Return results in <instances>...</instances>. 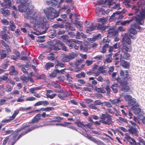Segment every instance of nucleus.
<instances>
[{
  "instance_id": "obj_1",
  "label": "nucleus",
  "mask_w": 145,
  "mask_h": 145,
  "mask_svg": "<svg viewBox=\"0 0 145 145\" xmlns=\"http://www.w3.org/2000/svg\"><path fill=\"white\" fill-rule=\"evenodd\" d=\"M31 2V0H21L22 3L18 6L19 10L20 12H24V17L29 20L30 23L34 24L33 29L37 31L40 27H46V20L40 14L35 15L34 12H34V7L32 5L29 6Z\"/></svg>"
},
{
  "instance_id": "obj_2",
  "label": "nucleus",
  "mask_w": 145,
  "mask_h": 145,
  "mask_svg": "<svg viewBox=\"0 0 145 145\" xmlns=\"http://www.w3.org/2000/svg\"><path fill=\"white\" fill-rule=\"evenodd\" d=\"M43 11L47 19L50 20L57 17L59 15V13L52 7H47L44 9Z\"/></svg>"
},
{
  "instance_id": "obj_3",
  "label": "nucleus",
  "mask_w": 145,
  "mask_h": 145,
  "mask_svg": "<svg viewBox=\"0 0 145 145\" xmlns=\"http://www.w3.org/2000/svg\"><path fill=\"white\" fill-rule=\"evenodd\" d=\"M135 14L137 15L135 18L136 22L140 25H142L145 18V9L142 10L141 11L135 12Z\"/></svg>"
},
{
  "instance_id": "obj_4",
  "label": "nucleus",
  "mask_w": 145,
  "mask_h": 145,
  "mask_svg": "<svg viewBox=\"0 0 145 145\" xmlns=\"http://www.w3.org/2000/svg\"><path fill=\"white\" fill-rule=\"evenodd\" d=\"M100 122L104 124L110 125L112 123L111 116L109 114H102Z\"/></svg>"
},
{
  "instance_id": "obj_5",
  "label": "nucleus",
  "mask_w": 145,
  "mask_h": 145,
  "mask_svg": "<svg viewBox=\"0 0 145 145\" xmlns=\"http://www.w3.org/2000/svg\"><path fill=\"white\" fill-rule=\"evenodd\" d=\"M82 134L88 139L94 142L98 145H101L103 142L101 141L96 139L86 133H84Z\"/></svg>"
},
{
  "instance_id": "obj_6",
  "label": "nucleus",
  "mask_w": 145,
  "mask_h": 145,
  "mask_svg": "<svg viewBox=\"0 0 145 145\" xmlns=\"http://www.w3.org/2000/svg\"><path fill=\"white\" fill-rule=\"evenodd\" d=\"M135 29H138L140 31L141 27L139 25L135 23L131 25V28L129 29L130 33L133 35L136 34L137 32Z\"/></svg>"
},
{
  "instance_id": "obj_7",
  "label": "nucleus",
  "mask_w": 145,
  "mask_h": 145,
  "mask_svg": "<svg viewBox=\"0 0 145 145\" xmlns=\"http://www.w3.org/2000/svg\"><path fill=\"white\" fill-rule=\"evenodd\" d=\"M12 5L11 0H4V2L1 4V6L4 8L10 9Z\"/></svg>"
},
{
  "instance_id": "obj_8",
  "label": "nucleus",
  "mask_w": 145,
  "mask_h": 145,
  "mask_svg": "<svg viewBox=\"0 0 145 145\" xmlns=\"http://www.w3.org/2000/svg\"><path fill=\"white\" fill-rule=\"evenodd\" d=\"M139 105L138 103H137L134 106H132L131 107V110L135 114H138L140 111L141 110L139 107Z\"/></svg>"
},
{
  "instance_id": "obj_9",
  "label": "nucleus",
  "mask_w": 145,
  "mask_h": 145,
  "mask_svg": "<svg viewBox=\"0 0 145 145\" xmlns=\"http://www.w3.org/2000/svg\"><path fill=\"white\" fill-rule=\"evenodd\" d=\"M118 33L117 29L115 27L110 29L107 33V37H110L114 35H116Z\"/></svg>"
},
{
  "instance_id": "obj_10",
  "label": "nucleus",
  "mask_w": 145,
  "mask_h": 145,
  "mask_svg": "<svg viewBox=\"0 0 145 145\" xmlns=\"http://www.w3.org/2000/svg\"><path fill=\"white\" fill-rule=\"evenodd\" d=\"M124 137L131 144H134L136 143V142L135 140L132 138L128 133H126L125 134Z\"/></svg>"
},
{
  "instance_id": "obj_11",
  "label": "nucleus",
  "mask_w": 145,
  "mask_h": 145,
  "mask_svg": "<svg viewBox=\"0 0 145 145\" xmlns=\"http://www.w3.org/2000/svg\"><path fill=\"white\" fill-rule=\"evenodd\" d=\"M59 93L60 94H58V97L61 99H64L65 97H67V93L65 91H63L62 90H60L57 92Z\"/></svg>"
},
{
  "instance_id": "obj_12",
  "label": "nucleus",
  "mask_w": 145,
  "mask_h": 145,
  "mask_svg": "<svg viewBox=\"0 0 145 145\" xmlns=\"http://www.w3.org/2000/svg\"><path fill=\"white\" fill-rule=\"evenodd\" d=\"M108 65H105L102 66H101L99 67L98 69L100 73H101L105 75L107 73V71L105 70L108 67Z\"/></svg>"
},
{
  "instance_id": "obj_13",
  "label": "nucleus",
  "mask_w": 145,
  "mask_h": 145,
  "mask_svg": "<svg viewBox=\"0 0 145 145\" xmlns=\"http://www.w3.org/2000/svg\"><path fill=\"white\" fill-rule=\"evenodd\" d=\"M112 53H110L106 55V58L105 60H104L105 65H107L108 64H107V63H110L112 61Z\"/></svg>"
},
{
  "instance_id": "obj_14",
  "label": "nucleus",
  "mask_w": 145,
  "mask_h": 145,
  "mask_svg": "<svg viewBox=\"0 0 145 145\" xmlns=\"http://www.w3.org/2000/svg\"><path fill=\"white\" fill-rule=\"evenodd\" d=\"M39 127V126H38L37 125H35V126H34L33 127H32L31 128H29V129H28L27 130V131L25 132V133L24 134H21L20 135H19V136H18V137L17 139L16 140H15V142L14 143H13L12 144V145H13V144H14V143H15V142L16 141H17L18 140V139L19 138H20L21 137H22L23 135H24L26 134V133H28V132H29L30 131H31L34 129H35L37 128L38 127Z\"/></svg>"
},
{
  "instance_id": "obj_15",
  "label": "nucleus",
  "mask_w": 145,
  "mask_h": 145,
  "mask_svg": "<svg viewBox=\"0 0 145 145\" xmlns=\"http://www.w3.org/2000/svg\"><path fill=\"white\" fill-rule=\"evenodd\" d=\"M132 50V47L131 46H127L124 45L122 47L121 51L122 53H126L131 52Z\"/></svg>"
},
{
  "instance_id": "obj_16",
  "label": "nucleus",
  "mask_w": 145,
  "mask_h": 145,
  "mask_svg": "<svg viewBox=\"0 0 145 145\" xmlns=\"http://www.w3.org/2000/svg\"><path fill=\"white\" fill-rule=\"evenodd\" d=\"M122 40L123 41L125 42L128 44H130L131 43V39L129 37L128 34L125 33L123 37Z\"/></svg>"
},
{
  "instance_id": "obj_17",
  "label": "nucleus",
  "mask_w": 145,
  "mask_h": 145,
  "mask_svg": "<svg viewBox=\"0 0 145 145\" xmlns=\"http://www.w3.org/2000/svg\"><path fill=\"white\" fill-rule=\"evenodd\" d=\"M29 125H25L23 126L22 127L21 129L18 130L16 131H15L13 134V139L14 140L15 138L18 135V132L22 130L25 128L26 127H29Z\"/></svg>"
},
{
  "instance_id": "obj_18",
  "label": "nucleus",
  "mask_w": 145,
  "mask_h": 145,
  "mask_svg": "<svg viewBox=\"0 0 145 145\" xmlns=\"http://www.w3.org/2000/svg\"><path fill=\"white\" fill-rule=\"evenodd\" d=\"M120 76L123 78L125 79L127 78L129 76L128 72L127 71H123L121 70L120 72Z\"/></svg>"
},
{
  "instance_id": "obj_19",
  "label": "nucleus",
  "mask_w": 145,
  "mask_h": 145,
  "mask_svg": "<svg viewBox=\"0 0 145 145\" xmlns=\"http://www.w3.org/2000/svg\"><path fill=\"white\" fill-rule=\"evenodd\" d=\"M128 131L132 135H134L137 137L138 136V135L137 133L138 131L136 128L131 127L129 129H128Z\"/></svg>"
},
{
  "instance_id": "obj_20",
  "label": "nucleus",
  "mask_w": 145,
  "mask_h": 145,
  "mask_svg": "<svg viewBox=\"0 0 145 145\" xmlns=\"http://www.w3.org/2000/svg\"><path fill=\"white\" fill-rule=\"evenodd\" d=\"M110 41L109 39L107 37H105L104 38L102 41L100 42V44L108 46Z\"/></svg>"
},
{
  "instance_id": "obj_21",
  "label": "nucleus",
  "mask_w": 145,
  "mask_h": 145,
  "mask_svg": "<svg viewBox=\"0 0 145 145\" xmlns=\"http://www.w3.org/2000/svg\"><path fill=\"white\" fill-rule=\"evenodd\" d=\"M114 0H105L104 5L103 6V7H106L108 6L113 5Z\"/></svg>"
},
{
  "instance_id": "obj_22",
  "label": "nucleus",
  "mask_w": 145,
  "mask_h": 145,
  "mask_svg": "<svg viewBox=\"0 0 145 145\" xmlns=\"http://www.w3.org/2000/svg\"><path fill=\"white\" fill-rule=\"evenodd\" d=\"M41 114H37L32 120L31 123H36L38 122L40 119Z\"/></svg>"
},
{
  "instance_id": "obj_23",
  "label": "nucleus",
  "mask_w": 145,
  "mask_h": 145,
  "mask_svg": "<svg viewBox=\"0 0 145 145\" xmlns=\"http://www.w3.org/2000/svg\"><path fill=\"white\" fill-rule=\"evenodd\" d=\"M121 62V65L125 68H128L130 66V64L129 62L125 61L123 60H121V59L120 60Z\"/></svg>"
},
{
  "instance_id": "obj_24",
  "label": "nucleus",
  "mask_w": 145,
  "mask_h": 145,
  "mask_svg": "<svg viewBox=\"0 0 145 145\" xmlns=\"http://www.w3.org/2000/svg\"><path fill=\"white\" fill-rule=\"evenodd\" d=\"M10 72L9 73L11 75H16L18 74L17 71L15 70L14 66H12L10 67Z\"/></svg>"
},
{
  "instance_id": "obj_25",
  "label": "nucleus",
  "mask_w": 145,
  "mask_h": 145,
  "mask_svg": "<svg viewBox=\"0 0 145 145\" xmlns=\"http://www.w3.org/2000/svg\"><path fill=\"white\" fill-rule=\"evenodd\" d=\"M134 17H133L130 20L124 21L121 22H118L116 23V24H117V25H119V24L120 23V24L121 25H125L126 24H129L131 22H132L133 21V20L134 19Z\"/></svg>"
},
{
  "instance_id": "obj_26",
  "label": "nucleus",
  "mask_w": 145,
  "mask_h": 145,
  "mask_svg": "<svg viewBox=\"0 0 145 145\" xmlns=\"http://www.w3.org/2000/svg\"><path fill=\"white\" fill-rule=\"evenodd\" d=\"M5 8H2L1 9V12L2 14L7 16H9L10 14V12L8 10H5Z\"/></svg>"
},
{
  "instance_id": "obj_27",
  "label": "nucleus",
  "mask_w": 145,
  "mask_h": 145,
  "mask_svg": "<svg viewBox=\"0 0 145 145\" xmlns=\"http://www.w3.org/2000/svg\"><path fill=\"white\" fill-rule=\"evenodd\" d=\"M7 31V27H3V30L1 31V33L2 34V36L3 37V39L5 40H6V38L5 36H8L6 34Z\"/></svg>"
},
{
  "instance_id": "obj_28",
  "label": "nucleus",
  "mask_w": 145,
  "mask_h": 145,
  "mask_svg": "<svg viewBox=\"0 0 145 145\" xmlns=\"http://www.w3.org/2000/svg\"><path fill=\"white\" fill-rule=\"evenodd\" d=\"M59 0H50V1H46V3L48 5L53 6L57 4Z\"/></svg>"
},
{
  "instance_id": "obj_29",
  "label": "nucleus",
  "mask_w": 145,
  "mask_h": 145,
  "mask_svg": "<svg viewBox=\"0 0 145 145\" xmlns=\"http://www.w3.org/2000/svg\"><path fill=\"white\" fill-rule=\"evenodd\" d=\"M96 26L99 30H101L102 32H104L105 30V27L103 24H101L100 23H98L96 25Z\"/></svg>"
},
{
  "instance_id": "obj_30",
  "label": "nucleus",
  "mask_w": 145,
  "mask_h": 145,
  "mask_svg": "<svg viewBox=\"0 0 145 145\" xmlns=\"http://www.w3.org/2000/svg\"><path fill=\"white\" fill-rule=\"evenodd\" d=\"M72 42H75L77 44H80L82 43V42L78 40H75L74 39H69L67 40L66 43L67 44L68 43H72Z\"/></svg>"
},
{
  "instance_id": "obj_31",
  "label": "nucleus",
  "mask_w": 145,
  "mask_h": 145,
  "mask_svg": "<svg viewBox=\"0 0 145 145\" xmlns=\"http://www.w3.org/2000/svg\"><path fill=\"white\" fill-rule=\"evenodd\" d=\"M75 123L76 124L78 127H81L83 130H85V127L88 126V125H84L82 124L80 122L77 121L75 122Z\"/></svg>"
},
{
  "instance_id": "obj_32",
  "label": "nucleus",
  "mask_w": 145,
  "mask_h": 145,
  "mask_svg": "<svg viewBox=\"0 0 145 145\" xmlns=\"http://www.w3.org/2000/svg\"><path fill=\"white\" fill-rule=\"evenodd\" d=\"M68 55L70 60L74 59L77 56L76 53L73 52L69 53Z\"/></svg>"
},
{
  "instance_id": "obj_33",
  "label": "nucleus",
  "mask_w": 145,
  "mask_h": 145,
  "mask_svg": "<svg viewBox=\"0 0 145 145\" xmlns=\"http://www.w3.org/2000/svg\"><path fill=\"white\" fill-rule=\"evenodd\" d=\"M59 72V70L57 69H55L54 71L49 75V76L51 78H54L56 76L57 73Z\"/></svg>"
},
{
  "instance_id": "obj_34",
  "label": "nucleus",
  "mask_w": 145,
  "mask_h": 145,
  "mask_svg": "<svg viewBox=\"0 0 145 145\" xmlns=\"http://www.w3.org/2000/svg\"><path fill=\"white\" fill-rule=\"evenodd\" d=\"M121 111L122 113V114L125 115V116H127L128 118L129 119H131L132 118V116H133V114L130 112H129V114L127 116V114L125 113V110L123 109L121 110Z\"/></svg>"
},
{
  "instance_id": "obj_35",
  "label": "nucleus",
  "mask_w": 145,
  "mask_h": 145,
  "mask_svg": "<svg viewBox=\"0 0 145 145\" xmlns=\"http://www.w3.org/2000/svg\"><path fill=\"white\" fill-rule=\"evenodd\" d=\"M110 101L113 105H116L117 104H118L121 102L120 99L119 98L113 100L110 99Z\"/></svg>"
},
{
  "instance_id": "obj_36",
  "label": "nucleus",
  "mask_w": 145,
  "mask_h": 145,
  "mask_svg": "<svg viewBox=\"0 0 145 145\" xmlns=\"http://www.w3.org/2000/svg\"><path fill=\"white\" fill-rule=\"evenodd\" d=\"M137 103H136V100L135 98H132L128 103V105L129 106H134V105H136Z\"/></svg>"
},
{
  "instance_id": "obj_37",
  "label": "nucleus",
  "mask_w": 145,
  "mask_h": 145,
  "mask_svg": "<svg viewBox=\"0 0 145 145\" xmlns=\"http://www.w3.org/2000/svg\"><path fill=\"white\" fill-rule=\"evenodd\" d=\"M42 88L41 86H39L38 87H36L31 88L29 89L30 92L32 93H33L35 92V91L37 90H40Z\"/></svg>"
},
{
  "instance_id": "obj_38",
  "label": "nucleus",
  "mask_w": 145,
  "mask_h": 145,
  "mask_svg": "<svg viewBox=\"0 0 145 145\" xmlns=\"http://www.w3.org/2000/svg\"><path fill=\"white\" fill-rule=\"evenodd\" d=\"M60 50V48L57 46H54L53 47V48H50V50H47L46 52H49L51 51L54 50L56 51H59Z\"/></svg>"
},
{
  "instance_id": "obj_39",
  "label": "nucleus",
  "mask_w": 145,
  "mask_h": 145,
  "mask_svg": "<svg viewBox=\"0 0 145 145\" xmlns=\"http://www.w3.org/2000/svg\"><path fill=\"white\" fill-rule=\"evenodd\" d=\"M123 53L124 54L122 57V58L126 60L129 59L130 57V54L127 52Z\"/></svg>"
},
{
  "instance_id": "obj_40",
  "label": "nucleus",
  "mask_w": 145,
  "mask_h": 145,
  "mask_svg": "<svg viewBox=\"0 0 145 145\" xmlns=\"http://www.w3.org/2000/svg\"><path fill=\"white\" fill-rule=\"evenodd\" d=\"M8 28L10 30L14 31L16 29V27L14 23L10 22Z\"/></svg>"
},
{
  "instance_id": "obj_41",
  "label": "nucleus",
  "mask_w": 145,
  "mask_h": 145,
  "mask_svg": "<svg viewBox=\"0 0 145 145\" xmlns=\"http://www.w3.org/2000/svg\"><path fill=\"white\" fill-rule=\"evenodd\" d=\"M121 85L122 86L121 90L123 91H128L129 89V86H123V84H121Z\"/></svg>"
},
{
  "instance_id": "obj_42",
  "label": "nucleus",
  "mask_w": 145,
  "mask_h": 145,
  "mask_svg": "<svg viewBox=\"0 0 145 145\" xmlns=\"http://www.w3.org/2000/svg\"><path fill=\"white\" fill-rule=\"evenodd\" d=\"M107 19L106 18H101L98 19V22L100 23V24L101 23L103 24H104L106 22Z\"/></svg>"
},
{
  "instance_id": "obj_43",
  "label": "nucleus",
  "mask_w": 145,
  "mask_h": 145,
  "mask_svg": "<svg viewBox=\"0 0 145 145\" xmlns=\"http://www.w3.org/2000/svg\"><path fill=\"white\" fill-rule=\"evenodd\" d=\"M95 28L94 26L92 25L90 27H87L86 32L88 33H89L90 31H93Z\"/></svg>"
},
{
  "instance_id": "obj_44",
  "label": "nucleus",
  "mask_w": 145,
  "mask_h": 145,
  "mask_svg": "<svg viewBox=\"0 0 145 145\" xmlns=\"http://www.w3.org/2000/svg\"><path fill=\"white\" fill-rule=\"evenodd\" d=\"M57 44H60V45L62 46V49L64 51H66L67 50L66 47L64 46V44L61 42V41H57Z\"/></svg>"
},
{
  "instance_id": "obj_45",
  "label": "nucleus",
  "mask_w": 145,
  "mask_h": 145,
  "mask_svg": "<svg viewBox=\"0 0 145 145\" xmlns=\"http://www.w3.org/2000/svg\"><path fill=\"white\" fill-rule=\"evenodd\" d=\"M54 65L53 63H47L46 65V69L47 70H48L50 67H54Z\"/></svg>"
},
{
  "instance_id": "obj_46",
  "label": "nucleus",
  "mask_w": 145,
  "mask_h": 145,
  "mask_svg": "<svg viewBox=\"0 0 145 145\" xmlns=\"http://www.w3.org/2000/svg\"><path fill=\"white\" fill-rule=\"evenodd\" d=\"M118 120L119 122L121 123H127V121L126 119L121 117H119L118 119Z\"/></svg>"
},
{
  "instance_id": "obj_47",
  "label": "nucleus",
  "mask_w": 145,
  "mask_h": 145,
  "mask_svg": "<svg viewBox=\"0 0 145 145\" xmlns=\"http://www.w3.org/2000/svg\"><path fill=\"white\" fill-rule=\"evenodd\" d=\"M80 48L81 51L85 52H87L88 50V48L86 46H83L82 45H81L80 47Z\"/></svg>"
},
{
  "instance_id": "obj_48",
  "label": "nucleus",
  "mask_w": 145,
  "mask_h": 145,
  "mask_svg": "<svg viewBox=\"0 0 145 145\" xmlns=\"http://www.w3.org/2000/svg\"><path fill=\"white\" fill-rule=\"evenodd\" d=\"M54 108L53 107H48L46 108H42V111L46 112H49L54 110Z\"/></svg>"
},
{
  "instance_id": "obj_49",
  "label": "nucleus",
  "mask_w": 145,
  "mask_h": 145,
  "mask_svg": "<svg viewBox=\"0 0 145 145\" xmlns=\"http://www.w3.org/2000/svg\"><path fill=\"white\" fill-rule=\"evenodd\" d=\"M49 55L50 56L47 57L48 59L50 61H52L54 60L55 59L54 54L52 53H51Z\"/></svg>"
},
{
  "instance_id": "obj_50",
  "label": "nucleus",
  "mask_w": 145,
  "mask_h": 145,
  "mask_svg": "<svg viewBox=\"0 0 145 145\" xmlns=\"http://www.w3.org/2000/svg\"><path fill=\"white\" fill-rule=\"evenodd\" d=\"M19 112V111L18 110H16L15 111L12 116H10V118H11V120H13L14 119L16 116L18 114Z\"/></svg>"
},
{
  "instance_id": "obj_51",
  "label": "nucleus",
  "mask_w": 145,
  "mask_h": 145,
  "mask_svg": "<svg viewBox=\"0 0 145 145\" xmlns=\"http://www.w3.org/2000/svg\"><path fill=\"white\" fill-rule=\"evenodd\" d=\"M62 60L64 62L69 61L70 60L68 55L64 56L62 59Z\"/></svg>"
},
{
  "instance_id": "obj_52",
  "label": "nucleus",
  "mask_w": 145,
  "mask_h": 145,
  "mask_svg": "<svg viewBox=\"0 0 145 145\" xmlns=\"http://www.w3.org/2000/svg\"><path fill=\"white\" fill-rule=\"evenodd\" d=\"M94 103L95 105H101L103 106V102H102L101 101L97 100L95 101L94 102Z\"/></svg>"
},
{
  "instance_id": "obj_53",
  "label": "nucleus",
  "mask_w": 145,
  "mask_h": 145,
  "mask_svg": "<svg viewBox=\"0 0 145 145\" xmlns=\"http://www.w3.org/2000/svg\"><path fill=\"white\" fill-rule=\"evenodd\" d=\"M132 96L130 95H126L124 97V99L126 101H129L132 99Z\"/></svg>"
},
{
  "instance_id": "obj_54",
  "label": "nucleus",
  "mask_w": 145,
  "mask_h": 145,
  "mask_svg": "<svg viewBox=\"0 0 145 145\" xmlns=\"http://www.w3.org/2000/svg\"><path fill=\"white\" fill-rule=\"evenodd\" d=\"M6 91L8 92H10L13 89V87L9 85H7L6 86Z\"/></svg>"
},
{
  "instance_id": "obj_55",
  "label": "nucleus",
  "mask_w": 145,
  "mask_h": 145,
  "mask_svg": "<svg viewBox=\"0 0 145 145\" xmlns=\"http://www.w3.org/2000/svg\"><path fill=\"white\" fill-rule=\"evenodd\" d=\"M52 27L53 28H57L58 27L63 28L64 27V25L63 24H56L53 25Z\"/></svg>"
},
{
  "instance_id": "obj_56",
  "label": "nucleus",
  "mask_w": 145,
  "mask_h": 145,
  "mask_svg": "<svg viewBox=\"0 0 145 145\" xmlns=\"http://www.w3.org/2000/svg\"><path fill=\"white\" fill-rule=\"evenodd\" d=\"M56 95V94L55 93H53L52 95H50L48 93H46V94L47 98H49L51 99H52L54 98Z\"/></svg>"
},
{
  "instance_id": "obj_57",
  "label": "nucleus",
  "mask_w": 145,
  "mask_h": 145,
  "mask_svg": "<svg viewBox=\"0 0 145 145\" xmlns=\"http://www.w3.org/2000/svg\"><path fill=\"white\" fill-rule=\"evenodd\" d=\"M138 140L140 142V143H138L139 145L141 144V145H145V141L143 139L140 137H139L138 138Z\"/></svg>"
},
{
  "instance_id": "obj_58",
  "label": "nucleus",
  "mask_w": 145,
  "mask_h": 145,
  "mask_svg": "<svg viewBox=\"0 0 145 145\" xmlns=\"http://www.w3.org/2000/svg\"><path fill=\"white\" fill-rule=\"evenodd\" d=\"M116 19H121L123 18V16L122 15L120 14L119 12H116Z\"/></svg>"
},
{
  "instance_id": "obj_59",
  "label": "nucleus",
  "mask_w": 145,
  "mask_h": 145,
  "mask_svg": "<svg viewBox=\"0 0 145 145\" xmlns=\"http://www.w3.org/2000/svg\"><path fill=\"white\" fill-rule=\"evenodd\" d=\"M1 22L3 24L7 25H8L9 22L6 19H3L1 20Z\"/></svg>"
},
{
  "instance_id": "obj_60",
  "label": "nucleus",
  "mask_w": 145,
  "mask_h": 145,
  "mask_svg": "<svg viewBox=\"0 0 145 145\" xmlns=\"http://www.w3.org/2000/svg\"><path fill=\"white\" fill-rule=\"evenodd\" d=\"M108 46L103 45L102 48L100 50V52L103 53H105L106 51V48Z\"/></svg>"
},
{
  "instance_id": "obj_61",
  "label": "nucleus",
  "mask_w": 145,
  "mask_h": 145,
  "mask_svg": "<svg viewBox=\"0 0 145 145\" xmlns=\"http://www.w3.org/2000/svg\"><path fill=\"white\" fill-rule=\"evenodd\" d=\"M105 105L108 107H111L112 105L110 103L108 102L104 101L103 102V106Z\"/></svg>"
},
{
  "instance_id": "obj_62",
  "label": "nucleus",
  "mask_w": 145,
  "mask_h": 145,
  "mask_svg": "<svg viewBox=\"0 0 145 145\" xmlns=\"http://www.w3.org/2000/svg\"><path fill=\"white\" fill-rule=\"evenodd\" d=\"M116 13L115 12L111 16L110 19V22L112 21L113 20H115L116 17Z\"/></svg>"
},
{
  "instance_id": "obj_63",
  "label": "nucleus",
  "mask_w": 145,
  "mask_h": 145,
  "mask_svg": "<svg viewBox=\"0 0 145 145\" xmlns=\"http://www.w3.org/2000/svg\"><path fill=\"white\" fill-rule=\"evenodd\" d=\"M89 107L92 109H93L94 110H97V108L96 107L94 103L93 104H91L89 105L88 106Z\"/></svg>"
},
{
  "instance_id": "obj_64",
  "label": "nucleus",
  "mask_w": 145,
  "mask_h": 145,
  "mask_svg": "<svg viewBox=\"0 0 145 145\" xmlns=\"http://www.w3.org/2000/svg\"><path fill=\"white\" fill-rule=\"evenodd\" d=\"M21 80L23 81L27 82L28 79L24 75H22L21 76Z\"/></svg>"
}]
</instances>
